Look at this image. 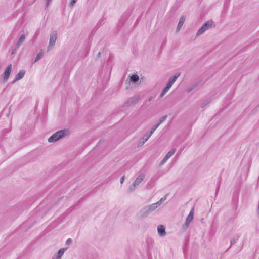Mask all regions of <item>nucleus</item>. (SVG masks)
I'll return each mask as SVG.
<instances>
[{"label": "nucleus", "mask_w": 259, "mask_h": 259, "mask_svg": "<svg viewBox=\"0 0 259 259\" xmlns=\"http://www.w3.org/2000/svg\"><path fill=\"white\" fill-rule=\"evenodd\" d=\"M185 21V16H182L181 18L180 19L179 22L178 23V24L177 25V31H179L181 27H182L184 22Z\"/></svg>", "instance_id": "4468645a"}, {"label": "nucleus", "mask_w": 259, "mask_h": 259, "mask_svg": "<svg viewBox=\"0 0 259 259\" xmlns=\"http://www.w3.org/2000/svg\"><path fill=\"white\" fill-rule=\"evenodd\" d=\"M139 79V77L136 74L133 75L130 77V80L134 83H136L138 81Z\"/></svg>", "instance_id": "a211bd4d"}, {"label": "nucleus", "mask_w": 259, "mask_h": 259, "mask_svg": "<svg viewBox=\"0 0 259 259\" xmlns=\"http://www.w3.org/2000/svg\"><path fill=\"white\" fill-rule=\"evenodd\" d=\"M101 52H99L98 53V55H97L98 57L100 58L101 57Z\"/></svg>", "instance_id": "473e14b6"}, {"label": "nucleus", "mask_w": 259, "mask_h": 259, "mask_svg": "<svg viewBox=\"0 0 259 259\" xmlns=\"http://www.w3.org/2000/svg\"><path fill=\"white\" fill-rule=\"evenodd\" d=\"M11 71H12V64H10L7 66V67L4 72V75L3 77V80H4V82H7V80H8L10 75L11 74Z\"/></svg>", "instance_id": "423d86ee"}, {"label": "nucleus", "mask_w": 259, "mask_h": 259, "mask_svg": "<svg viewBox=\"0 0 259 259\" xmlns=\"http://www.w3.org/2000/svg\"><path fill=\"white\" fill-rule=\"evenodd\" d=\"M145 175L144 173H141L136 178L133 183L137 186H138L144 179Z\"/></svg>", "instance_id": "1a4fd4ad"}, {"label": "nucleus", "mask_w": 259, "mask_h": 259, "mask_svg": "<svg viewBox=\"0 0 259 259\" xmlns=\"http://www.w3.org/2000/svg\"><path fill=\"white\" fill-rule=\"evenodd\" d=\"M166 92H164V91H162V92L161 93L160 97V98H162L164 95L166 94Z\"/></svg>", "instance_id": "7c9ffc66"}, {"label": "nucleus", "mask_w": 259, "mask_h": 259, "mask_svg": "<svg viewBox=\"0 0 259 259\" xmlns=\"http://www.w3.org/2000/svg\"><path fill=\"white\" fill-rule=\"evenodd\" d=\"M239 237V235H236V236H234L230 241V247L234 244H235L237 241L238 240V238Z\"/></svg>", "instance_id": "aec40b11"}, {"label": "nucleus", "mask_w": 259, "mask_h": 259, "mask_svg": "<svg viewBox=\"0 0 259 259\" xmlns=\"http://www.w3.org/2000/svg\"><path fill=\"white\" fill-rule=\"evenodd\" d=\"M67 130H59L50 137L48 141L50 143L56 142L65 135H67Z\"/></svg>", "instance_id": "f257e3e1"}, {"label": "nucleus", "mask_w": 259, "mask_h": 259, "mask_svg": "<svg viewBox=\"0 0 259 259\" xmlns=\"http://www.w3.org/2000/svg\"><path fill=\"white\" fill-rule=\"evenodd\" d=\"M180 74L179 73V74H176L175 75H174L172 77H171L169 79V80L166 85H167V87H168L169 88H170L171 87V86L172 85V84L174 83V82L176 81L178 77L180 76Z\"/></svg>", "instance_id": "9b49d317"}, {"label": "nucleus", "mask_w": 259, "mask_h": 259, "mask_svg": "<svg viewBox=\"0 0 259 259\" xmlns=\"http://www.w3.org/2000/svg\"><path fill=\"white\" fill-rule=\"evenodd\" d=\"M137 187L136 185H135L133 183V184L128 187V191L129 192H133Z\"/></svg>", "instance_id": "5701e85b"}, {"label": "nucleus", "mask_w": 259, "mask_h": 259, "mask_svg": "<svg viewBox=\"0 0 259 259\" xmlns=\"http://www.w3.org/2000/svg\"><path fill=\"white\" fill-rule=\"evenodd\" d=\"M51 0H47L48 1V3H49V1H50Z\"/></svg>", "instance_id": "4c0bfd02"}, {"label": "nucleus", "mask_w": 259, "mask_h": 259, "mask_svg": "<svg viewBox=\"0 0 259 259\" xmlns=\"http://www.w3.org/2000/svg\"><path fill=\"white\" fill-rule=\"evenodd\" d=\"M124 181V176H123L121 178L120 182L121 184H122Z\"/></svg>", "instance_id": "c756f323"}, {"label": "nucleus", "mask_w": 259, "mask_h": 259, "mask_svg": "<svg viewBox=\"0 0 259 259\" xmlns=\"http://www.w3.org/2000/svg\"><path fill=\"white\" fill-rule=\"evenodd\" d=\"M38 33H39L38 31H36V33H35L36 34H38Z\"/></svg>", "instance_id": "c9c22d12"}, {"label": "nucleus", "mask_w": 259, "mask_h": 259, "mask_svg": "<svg viewBox=\"0 0 259 259\" xmlns=\"http://www.w3.org/2000/svg\"><path fill=\"white\" fill-rule=\"evenodd\" d=\"M166 92H164V91H162V92L161 93L160 97V98H162L164 95L166 94Z\"/></svg>", "instance_id": "2f4dec72"}, {"label": "nucleus", "mask_w": 259, "mask_h": 259, "mask_svg": "<svg viewBox=\"0 0 259 259\" xmlns=\"http://www.w3.org/2000/svg\"><path fill=\"white\" fill-rule=\"evenodd\" d=\"M176 149L175 148L171 149L164 156L163 159L161 162V164L165 163L168 159L176 152Z\"/></svg>", "instance_id": "0eeeda50"}, {"label": "nucleus", "mask_w": 259, "mask_h": 259, "mask_svg": "<svg viewBox=\"0 0 259 259\" xmlns=\"http://www.w3.org/2000/svg\"><path fill=\"white\" fill-rule=\"evenodd\" d=\"M194 213V207H192L190 210L189 215L187 216L186 221L184 224V228H187L189 226L190 223L193 219V216Z\"/></svg>", "instance_id": "20e7f679"}, {"label": "nucleus", "mask_w": 259, "mask_h": 259, "mask_svg": "<svg viewBox=\"0 0 259 259\" xmlns=\"http://www.w3.org/2000/svg\"><path fill=\"white\" fill-rule=\"evenodd\" d=\"M57 33L56 31H54L52 32L50 37L48 46L47 47L48 51H51L53 48L54 47L55 42L57 40Z\"/></svg>", "instance_id": "f03ea898"}, {"label": "nucleus", "mask_w": 259, "mask_h": 259, "mask_svg": "<svg viewBox=\"0 0 259 259\" xmlns=\"http://www.w3.org/2000/svg\"><path fill=\"white\" fill-rule=\"evenodd\" d=\"M169 89H170V88H169L166 85L165 87V88H164V89L163 90V91H164V92L167 93L168 92V91L169 90Z\"/></svg>", "instance_id": "bb28decb"}, {"label": "nucleus", "mask_w": 259, "mask_h": 259, "mask_svg": "<svg viewBox=\"0 0 259 259\" xmlns=\"http://www.w3.org/2000/svg\"><path fill=\"white\" fill-rule=\"evenodd\" d=\"M138 100L137 97H133L129 99V100L125 103L127 105H131L136 103Z\"/></svg>", "instance_id": "dca6fc26"}, {"label": "nucleus", "mask_w": 259, "mask_h": 259, "mask_svg": "<svg viewBox=\"0 0 259 259\" xmlns=\"http://www.w3.org/2000/svg\"><path fill=\"white\" fill-rule=\"evenodd\" d=\"M77 1V0H71L69 4L70 7H71V8L73 7Z\"/></svg>", "instance_id": "b1692460"}, {"label": "nucleus", "mask_w": 259, "mask_h": 259, "mask_svg": "<svg viewBox=\"0 0 259 259\" xmlns=\"http://www.w3.org/2000/svg\"><path fill=\"white\" fill-rule=\"evenodd\" d=\"M213 22L212 20H209L204 23L202 27L198 29L197 32V35L202 34L205 31L212 27Z\"/></svg>", "instance_id": "7ed1b4c3"}, {"label": "nucleus", "mask_w": 259, "mask_h": 259, "mask_svg": "<svg viewBox=\"0 0 259 259\" xmlns=\"http://www.w3.org/2000/svg\"><path fill=\"white\" fill-rule=\"evenodd\" d=\"M153 131H150V132L146 133L145 135L148 136V137L150 138V136L153 134Z\"/></svg>", "instance_id": "c85d7f7f"}, {"label": "nucleus", "mask_w": 259, "mask_h": 259, "mask_svg": "<svg viewBox=\"0 0 259 259\" xmlns=\"http://www.w3.org/2000/svg\"><path fill=\"white\" fill-rule=\"evenodd\" d=\"M206 105V104L205 103H203L202 105H201V107L203 108L204 107H205V106Z\"/></svg>", "instance_id": "72a5a7b5"}, {"label": "nucleus", "mask_w": 259, "mask_h": 259, "mask_svg": "<svg viewBox=\"0 0 259 259\" xmlns=\"http://www.w3.org/2000/svg\"><path fill=\"white\" fill-rule=\"evenodd\" d=\"M151 213L149 208L147 206L144 207L142 208L140 211L139 212L137 216L139 218L142 219L143 218L147 217Z\"/></svg>", "instance_id": "39448f33"}, {"label": "nucleus", "mask_w": 259, "mask_h": 259, "mask_svg": "<svg viewBox=\"0 0 259 259\" xmlns=\"http://www.w3.org/2000/svg\"><path fill=\"white\" fill-rule=\"evenodd\" d=\"M159 125L157 124H156L155 125H154L151 130V131H153V132L154 133V131L158 128V127L159 126Z\"/></svg>", "instance_id": "393cba45"}, {"label": "nucleus", "mask_w": 259, "mask_h": 259, "mask_svg": "<svg viewBox=\"0 0 259 259\" xmlns=\"http://www.w3.org/2000/svg\"><path fill=\"white\" fill-rule=\"evenodd\" d=\"M149 138L148 136L145 135L140 140L139 143L138 144V146H141L144 144L145 142H146Z\"/></svg>", "instance_id": "2eb2a0df"}, {"label": "nucleus", "mask_w": 259, "mask_h": 259, "mask_svg": "<svg viewBox=\"0 0 259 259\" xmlns=\"http://www.w3.org/2000/svg\"><path fill=\"white\" fill-rule=\"evenodd\" d=\"M153 131H150V132L146 133L145 135L148 136V137L150 138V136L153 134Z\"/></svg>", "instance_id": "cd10ccee"}, {"label": "nucleus", "mask_w": 259, "mask_h": 259, "mask_svg": "<svg viewBox=\"0 0 259 259\" xmlns=\"http://www.w3.org/2000/svg\"><path fill=\"white\" fill-rule=\"evenodd\" d=\"M192 89H193V88H190V89L188 90L187 92L188 93H189L190 92H191L192 90Z\"/></svg>", "instance_id": "f704fd0d"}, {"label": "nucleus", "mask_w": 259, "mask_h": 259, "mask_svg": "<svg viewBox=\"0 0 259 259\" xmlns=\"http://www.w3.org/2000/svg\"><path fill=\"white\" fill-rule=\"evenodd\" d=\"M25 39V35L24 34H22L21 35L18 41H17L16 47L17 48H19L21 44L24 42Z\"/></svg>", "instance_id": "ddd939ff"}, {"label": "nucleus", "mask_w": 259, "mask_h": 259, "mask_svg": "<svg viewBox=\"0 0 259 259\" xmlns=\"http://www.w3.org/2000/svg\"><path fill=\"white\" fill-rule=\"evenodd\" d=\"M167 196V195H165L164 197L161 198L158 202H156L159 206L166 199Z\"/></svg>", "instance_id": "412c9836"}, {"label": "nucleus", "mask_w": 259, "mask_h": 259, "mask_svg": "<svg viewBox=\"0 0 259 259\" xmlns=\"http://www.w3.org/2000/svg\"><path fill=\"white\" fill-rule=\"evenodd\" d=\"M148 207L149 208L150 211L151 212L153 211L154 210H155L159 206L157 204V203H153L151 205H148Z\"/></svg>", "instance_id": "f3484780"}, {"label": "nucleus", "mask_w": 259, "mask_h": 259, "mask_svg": "<svg viewBox=\"0 0 259 259\" xmlns=\"http://www.w3.org/2000/svg\"><path fill=\"white\" fill-rule=\"evenodd\" d=\"M43 56V52L42 50L40 51V52L37 55L36 58L33 61V63H36Z\"/></svg>", "instance_id": "6ab92c4d"}, {"label": "nucleus", "mask_w": 259, "mask_h": 259, "mask_svg": "<svg viewBox=\"0 0 259 259\" xmlns=\"http://www.w3.org/2000/svg\"><path fill=\"white\" fill-rule=\"evenodd\" d=\"M72 239L71 238H68L66 241V244L67 245L70 244L72 243Z\"/></svg>", "instance_id": "a878e982"}, {"label": "nucleus", "mask_w": 259, "mask_h": 259, "mask_svg": "<svg viewBox=\"0 0 259 259\" xmlns=\"http://www.w3.org/2000/svg\"><path fill=\"white\" fill-rule=\"evenodd\" d=\"M12 53V54L14 53V51H13Z\"/></svg>", "instance_id": "e433bc0d"}, {"label": "nucleus", "mask_w": 259, "mask_h": 259, "mask_svg": "<svg viewBox=\"0 0 259 259\" xmlns=\"http://www.w3.org/2000/svg\"><path fill=\"white\" fill-rule=\"evenodd\" d=\"M25 70H20L18 72V73L16 75L15 78L12 81V83L14 84L17 81H18V80H20L21 79H22V78H23V77L25 75Z\"/></svg>", "instance_id": "6e6552de"}, {"label": "nucleus", "mask_w": 259, "mask_h": 259, "mask_svg": "<svg viewBox=\"0 0 259 259\" xmlns=\"http://www.w3.org/2000/svg\"><path fill=\"white\" fill-rule=\"evenodd\" d=\"M157 231L158 234L162 237H163L165 235V227L163 225H160L157 227Z\"/></svg>", "instance_id": "f8f14e48"}, {"label": "nucleus", "mask_w": 259, "mask_h": 259, "mask_svg": "<svg viewBox=\"0 0 259 259\" xmlns=\"http://www.w3.org/2000/svg\"><path fill=\"white\" fill-rule=\"evenodd\" d=\"M67 249V248H63L60 249L59 250L57 253L55 254L52 259H61L62 256Z\"/></svg>", "instance_id": "9d476101"}, {"label": "nucleus", "mask_w": 259, "mask_h": 259, "mask_svg": "<svg viewBox=\"0 0 259 259\" xmlns=\"http://www.w3.org/2000/svg\"><path fill=\"white\" fill-rule=\"evenodd\" d=\"M167 115H164L163 116H162L158 121V122L157 123V124H158L159 125H160V124H161L163 122H164L166 119L167 118Z\"/></svg>", "instance_id": "4be33fe9"}]
</instances>
